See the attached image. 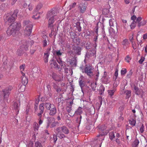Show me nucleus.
<instances>
[{"label":"nucleus","mask_w":147,"mask_h":147,"mask_svg":"<svg viewBox=\"0 0 147 147\" xmlns=\"http://www.w3.org/2000/svg\"><path fill=\"white\" fill-rule=\"evenodd\" d=\"M21 26V24L20 23L15 22L12 24L7 31V34L9 35H12L13 36H15L20 30Z\"/></svg>","instance_id":"1"},{"label":"nucleus","mask_w":147,"mask_h":147,"mask_svg":"<svg viewBox=\"0 0 147 147\" xmlns=\"http://www.w3.org/2000/svg\"><path fill=\"white\" fill-rule=\"evenodd\" d=\"M100 129V134L98 135L97 136V139L100 141V142L96 144L95 145H94L93 147H101L102 143V141L104 140V136L106 135L107 133L103 132L104 130L106 129V126L104 125H103L99 126L98 127Z\"/></svg>","instance_id":"2"},{"label":"nucleus","mask_w":147,"mask_h":147,"mask_svg":"<svg viewBox=\"0 0 147 147\" xmlns=\"http://www.w3.org/2000/svg\"><path fill=\"white\" fill-rule=\"evenodd\" d=\"M55 11H51L49 12L47 14V16L50 17L49 20L48 27H50L51 29H53V23L55 20H57L59 18L58 16L55 14Z\"/></svg>","instance_id":"3"},{"label":"nucleus","mask_w":147,"mask_h":147,"mask_svg":"<svg viewBox=\"0 0 147 147\" xmlns=\"http://www.w3.org/2000/svg\"><path fill=\"white\" fill-rule=\"evenodd\" d=\"M24 26L25 27L24 33L27 36H29L32 32L33 25L29 20H25L23 22Z\"/></svg>","instance_id":"4"},{"label":"nucleus","mask_w":147,"mask_h":147,"mask_svg":"<svg viewBox=\"0 0 147 147\" xmlns=\"http://www.w3.org/2000/svg\"><path fill=\"white\" fill-rule=\"evenodd\" d=\"M80 69L82 70L83 73H85L89 77L91 78L93 76V67L91 66H87L84 69L83 67H80Z\"/></svg>","instance_id":"5"},{"label":"nucleus","mask_w":147,"mask_h":147,"mask_svg":"<svg viewBox=\"0 0 147 147\" xmlns=\"http://www.w3.org/2000/svg\"><path fill=\"white\" fill-rule=\"evenodd\" d=\"M18 13V10H16L14 11L13 13L11 16H9V14H7L4 17L7 20L8 24H10L15 21L16 19L17 18Z\"/></svg>","instance_id":"6"},{"label":"nucleus","mask_w":147,"mask_h":147,"mask_svg":"<svg viewBox=\"0 0 147 147\" xmlns=\"http://www.w3.org/2000/svg\"><path fill=\"white\" fill-rule=\"evenodd\" d=\"M22 44V45L21 46V50L19 49L17 51V54L18 55L20 56L21 55V54L22 53L23 50L26 51L28 49V42H27L23 41Z\"/></svg>","instance_id":"7"},{"label":"nucleus","mask_w":147,"mask_h":147,"mask_svg":"<svg viewBox=\"0 0 147 147\" xmlns=\"http://www.w3.org/2000/svg\"><path fill=\"white\" fill-rule=\"evenodd\" d=\"M96 56V49H93L91 50L88 51L85 55V57L89 58L91 57L94 58Z\"/></svg>","instance_id":"8"},{"label":"nucleus","mask_w":147,"mask_h":147,"mask_svg":"<svg viewBox=\"0 0 147 147\" xmlns=\"http://www.w3.org/2000/svg\"><path fill=\"white\" fill-rule=\"evenodd\" d=\"M52 77L55 81L59 82L63 80V76L62 74H57L55 73H53Z\"/></svg>","instance_id":"9"},{"label":"nucleus","mask_w":147,"mask_h":147,"mask_svg":"<svg viewBox=\"0 0 147 147\" xmlns=\"http://www.w3.org/2000/svg\"><path fill=\"white\" fill-rule=\"evenodd\" d=\"M48 122L47 127V128L50 126L51 128L53 127L56 126L55 119L53 118H49L48 119Z\"/></svg>","instance_id":"10"},{"label":"nucleus","mask_w":147,"mask_h":147,"mask_svg":"<svg viewBox=\"0 0 147 147\" xmlns=\"http://www.w3.org/2000/svg\"><path fill=\"white\" fill-rule=\"evenodd\" d=\"M12 88V86H9L3 90L4 99H6V98L8 96L9 94V92Z\"/></svg>","instance_id":"11"},{"label":"nucleus","mask_w":147,"mask_h":147,"mask_svg":"<svg viewBox=\"0 0 147 147\" xmlns=\"http://www.w3.org/2000/svg\"><path fill=\"white\" fill-rule=\"evenodd\" d=\"M104 75L101 79V81L104 84H107L109 82V78L107 76V72L105 71Z\"/></svg>","instance_id":"12"},{"label":"nucleus","mask_w":147,"mask_h":147,"mask_svg":"<svg viewBox=\"0 0 147 147\" xmlns=\"http://www.w3.org/2000/svg\"><path fill=\"white\" fill-rule=\"evenodd\" d=\"M49 110V113L50 115L54 116L57 113V109L55 106L54 105H52L51 108H50Z\"/></svg>","instance_id":"13"},{"label":"nucleus","mask_w":147,"mask_h":147,"mask_svg":"<svg viewBox=\"0 0 147 147\" xmlns=\"http://www.w3.org/2000/svg\"><path fill=\"white\" fill-rule=\"evenodd\" d=\"M22 74V82L24 84V89L25 88V85H26L28 82V80L27 78L25 76V74L24 73L21 71Z\"/></svg>","instance_id":"14"},{"label":"nucleus","mask_w":147,"mask_h":147,"mask_svg":"<svg viewBox=\"0 0 147 147\" xmlns=\"http://www.w3.org/2000/svg\"><path fill=\"white\" fill-rule=\"evenodd\" d=\"M44 103L41 104L39 105V112L37 115L38 116H42V114L44 112Z\"/></svg>","instance_id":"15"},{"label":"nucleus","mask_w":147,"mask_h":147,"mask_svg":"<svg viewBox=\"0 0 147 147\" xmlns=\"http://www.w3.org/2000/svg\"><path fill=\"white\" fill-rule=\"evenodd\" d=\"M83 77L82 76H81L79 79V84L80 86L82 92H83V90H82V88L84 86V81L83 80Z\"/></svg>","instance_id":"16"},{"label":"nucleus","mask_w":147,"mask_h":147,"mask_svg":"<svg viewBox=\"0 0 147 147\" xmlns=\"http://www.w3.org/2000/svg\"><path fill=\"white\" fill-rule=\"evenodd\" d=\"M123 46L124 49H126L129 44L128 40L127 39H125L123 40L121 42Z\"/></svg>","instance_id":"17"},{"label":"nucleus","mask_w":147,"mask_h":147,"mask_svg":"<svg viewBox=\"0 0 147 147\" xmlns=\"http://www.w3.org/2000/svg\"><path fill=\"white\" fill-rule=\"evenodd\" d=\"M75 53L77 55H80L81 54V49L79 47L74 46L73 47Z\"/></svg>","instance_id":"18"},{"label":"nucleus","mask_w":147,"mask_h":147,"mask_svg":"<svg viewBox=\"0 0 147 147\" xmlns=\"http://www.w3.org/2000/svg\"><path fill=\"white\" fill-rule=\"evenodd\" d=\"M50 54L49 51H47L46 53H45L44 56V60L45 63H47L48 61V59Z\"/></svg>","instance_id":"19"},{"label":"nucleus","mask_w":147,"mask_h":147,"mask_svg":"<svg viewBox=\"0 0 147 147\" xmlns=\"http://www.w3.org/2000/svg\"><path fill=\"white\" fill-rule=\"evenodd\" d=\"M86 6L84 4H80L79 5V8L81 12H84L86 9Z\"/></svg>","instance_id":"20"},{"label":"nucleus","mask_w":147,"mask_h":147,"mask_svg":"<svg viewBox=\"0 0 147 147\" xmlns=\"http://www.w3.org/2000/svg\"><path fill=\"white\" fill-rule=\"evenodd\" d=\"M62 132L65 134H68L69 133V130L67 127L65 126L62 127Z\"/></svg>","instance_id":"21"},{"label":"nucleus","mask_w":147,"mask_h":147,"mask_svg":"<svg viewBox=\"0 0 147 147\" xmlns=\"http://www.w3.org/2000/svg\"><path fill=\"white\" fill-rule=\"evenodd\" d=\"M124 93L126 95V98H128L131 96V91L130 90H127L124 92Z\"/></svg>","instance_id":"22"},{"label":"nucleus","mask_w":147,"mask_h":147,"mask_svg":"<svg viewBox=\"0 0 147 147\" xmlns=\"http://www.w3.org/2000/svg\"><path fill=\"white\" fill-rule=\"evenodd\" d=\"M52 105H53L51 104L49 102H46L44 104V106H45L47 109L49 110L51 108Z\"/></svg>","instance_id":"23"},{"label":"nucleus","mask_w":147,"mask_h":147,"mask_svg":"<svg viewBox=\"0 0 147 147\" xmlns=\"http://www.w3.org/2000/svg\"><path fill=\"white\" fill-rule=\"evenodd\" d=\"M82 113V108L80 107H78V109L75 111V114L76 115H80Z\"/></svg>","instance_id":"24"},{"label":"nucleus","mask_w":147,"mask_h":147,"mask_svg":"<svg viewBox=\"0 0 147 147\" xmlns=\"http://www.w3.org/2000/svg\"><path fill=\"white\" fill-rule=\"evenodd\" d=\"M133 87L135 91V92H136V93L137 95H139L140 94V92L139 91V89L135 85H133Z\"/></svg>","instance_id":"25"},{"label":"nucleus","mask_w":147,"mask_h":147,"mask_svg":"<svg viewBox=\"0 0 147 147\" xmlns=\"http://www.w3.org/2000/svg\"><path fill=\"white\" fill-rule=\"evenodd\" d=\"M50 64L51 66L55 68H59L58 67V65L57 63L55 61L52 60L51 62L50 63Z\"/></svg>","instance_id":"26"},{"label":"nucleus","mask_w":147,"mask_h":147,"mask_svg":"<svg viewBox=\"0 0 147 147\" xmlns=\"http://www.w3.org/2000/svg\"><path fill=\"white\" fill-rule=\"evenodd\" d=\"M139 142L138 139H136L134 141L132 144V147H137L139 144Z\"/></svg>","instance_id":"27"},{"label":"nucleus","mask_w":147,"mask_h":147,"mask_svg":"<svg viewBox=\"0 0 147 147\" xmlns=\"http://www.w3.org/2000/svg\"><path fill=\"white\" fill-rule=\"evenodd\" d=\"M129 121L130 124L131 125L133 126H134L135 125L136 123V120L135 119L133 118H131L129 120Z\"/></svg>","instance_id":"28"},{"label":"nucleus","mask_w":147,"mask_h":147,"mask_svg":"<svg viewBox=\"0 0 147 147\" xmlns=\"http://www.w3.org/2000/svg\"><path fill=\"white\" fill-rule=\"evenodd\" d=\"M109 24L110 26H113L114 24H116L115 20L114 19H110L109 20Z\"/></svg>","instance_id":"29"},{"label":"nucleus","mask_w":147,"mask_h":147,"mask_svg":"<svg viewBox=\"0 0 147 147\" xmlns=\"http://www.w3.org/2000/svg\"><path fill=\"white\" fill-rule=\"evenodd\" d=\"M53 86L54 88L56 90L57 92H59L61 91V90L60 88H59L57 85L55 83H53Z\"/></svg>","instance_id":"30"},{"label":"nucleus","mask_w":147,"mask_h":147,"mask_svg":"<svg viewBox=\"0 0 147 147\" xmlns=\"http://www.w3.org/2000/svg\"><path fill=\"white\" fill-rule=\"evenodd\" d=\"M109 138L111 140L115 138V136L113 132H111L109 133Z\"/></svg>","instance_id":"31"},{"label":"nucleus","mask_w":147,"mask_h":147,"mask_svg":"<svg viewBox=\"0 0 147 147\" xmlns=\"http://www.w3.org/2000/svg\"><path fill=\"white\" fill-rule=\"evenodd\" d=\"M115 89H113L111 90H109L108 91L109 94L111 97H112L113 95V94L115 92Z\"/></svg>","instance_id":"32"},{"label":"nucleus","mask_w":147,"mask_h":147,"mask_svg":"<svg viewBox=\"0 0 147 147\" xmlns=\"http://www.w3.org/2000/svg\"><path fill=\"white\" fill-rule=\"evenodd\" d=\"M62 53V52H61L60 50L56 51H55V55L59 57L61 56Z\"/></svg>","instance_id":"33"},{"label":"nucleus","mask_w":147,"mask_h":147,"mask_svg":"<svg viewBox=\"0 0 147 147\" xmlns=\"http://www.w3.org/2000/svg\"><path fill=\"white\" fill-rule=\"evenodd\" d=\"M39 126L38 125V124L36 122H35L33 124V127L34 128V131L37 130Z\"/></svg>","instance_id":"34"},{"label":"nucleus","mask_w":147,"mask_h":147,"mask_svg":"<svg viewBox=\"0 0 147 147\" xmlns=\"http://www.w3.org/2000/svg\"><path fill=\"white\" fill-rule=\"evenodd\" d=\"M13 106V109L16 110H17L18 111L19 106L18 104L17 103H14Z\"/></svg>","instance_id":"35"},{"label":"nucleus","mask_w":147,"mask_h":147,"mask_svg":"<svg viewBox=\"0 0 147 147\" xmlns=\"http://www.w3.org/2000/svg\"><path fill=\"white\" fill-rule=\"evenodd\" d=\"M61 131H62V127H57L55 131L57 134H59V133L61 132Z\"/></svg>","instance_id":"36"},{"label":"nucleus","mask_w":147,"mask_h":147,"mask_svg":"<svg viewBox=\"0 0 147 147\" xmlns=\"http://www.w3.org/2000/svg\"><path fill=\"white\" fill-rule=\"evenodd\" d=\"M146 23V20H144L143 21H142L141 22L138 23V27H140L141 26H143L145 25Z\"/></svg>","instance_id":"37"},{"label":"nucleus","mask_w":147,"mask_h":147,"mask_svg":"<svg viewBox=\"0 0 147 147\" xmlns=\"http://www.w3.org/2000/svg\"><path fill=\"white\" fill-rule=\"evenodd\" d=\"M35 147H42L41 144L40 142L37 141L35 144Z\"/></svg>","instance_id":"38"},{"label":"nucleus","mask_w":147,"mask_h":147,"mask_svg":"<svg viewBox=\"0 0 147 147\" xmlns=\"http://www.w3.org/2000/svg\"><path fill=\"white\" fill-rule=\"evenodd\" d=\"M57 136L59 137L61 139H62L65 137H67L64 134H57Z\"/></svg>","instance_id":"39"},{"label":"nucleus","mask_w":147,"mask_h":147,"mask_svg":"<svg viewBox=\"0 0 147 147\" xmlns=\"http://www.w3.org/2000/svg\"><path fill=\"white\" fill-rule=\"evenodd\" d=\"M66 110L68 113H70L72 110L71 105H69L68 106H67L66 108Z\"/></svg>","instance_id":"40"},{"label":"nucleus","mask_w":147,"mask_h":147,"mask_svg":"<svg viewBox=\"0 0 147 147\" xmlns=\"http://www.w3.org/2000/svg\"><path fill=\"white\" fill-rule=\"evenodd\" d=\"M136 22L135 21H133L132 23L130 25V27L131 29H134L136 27Z\"/></svg>","instance_id":"41"},{"label":"nucleus","mask_w":147,"mask_h":147,"mask_svg":"<svg viewBox=\"0 0 147 147\" xmlns=\"http://www.w3.org/2000/svg\"><path fill=\"white\" fill-rule=\"evenodd\" d=\"M96 83L93 82L91 83L90 86L93 90H94L95 88L96 87Z\"/></svg>","instance_id":"42"},{"label":"nucleus","mask_w":147,"mask_h":147,"mask_svg":"<svg viewBox=\"0 0 147 147\" xmlns=\"http://www.w3.org/2000/svg\"><path fill=\"white\" fill-rule=\"evenodd\" d=\"M109 12V10L107 9H105L102 11V13L105 15L108 14Z\"/></svg>","instance_id":"43"},{"label":"nucleus","mask_w":147,"mask_h":147,"mask_svg":"<svg viewBox=\"0 0 147 147\" xmlns=\"http://www.w3.org/2000/svg\"><path fill=\"white\" fill-rule=\"evenodd\" d=\"M33 143L32 141H29L27 145V147H33Z\"/></svg>","instance_id":"44"},{"label":"nucleus","mask_w":147,"mask_h":147,"mask_svg":"<svg viewBox=\"0 0 147 147\" xmlns=\"http://www.w3.org/2000/svg\"><path fill=\"white\" fill-rule=\"evenodd\" d=\"M42 3H39L36 6V10H37V11L39 10L41 8V7H42Z\"/></svg>","instance_id":"45"},{"label":"nucleus","mask_w":147,"mask_h":147,"mask_svg":"<svg viewBox=\"0 0 147 147\" xmlns=\"http://www.w3.org/2000/svg\"><path fill=\"white\" fill-rule=\"evenodd\" d=\"M57 61L58 63L62 66H63V61L60 58L57 59Z\"/></svg>","instance_id":"46"},{"label":"nucleus","mask_w":147,"mask_h":147,"mask_svg":"<svg viewBox=\"0 0 147 147\" xmlns=\"http://www.w3.org/2000/svg\"><path fill=\"white\" fill-rule=\"evenodd\" d=\"M39 117L38 120H39L38 123L39 125H41L43 122V120L42 119V116H38Z\"/></svg>","instance_id":"47"},{"label":"nucleus","mask_w":147,"mask_h":147,"mask_svg":"<svg viewBox=\"0 0 147 147\" xmlns=\"http://www.w3.org/2000/svg\"><path fill=\"white\" fill-rule=\"evenodd\" d=\"M144 126L143 124H142L141 127H140V132L141 133H142L144 131Z\"/></svg>","instance_id":"48"},{"label":"nucleus","mask_w":147,"mask_h":147,"mask_svg":"<svg viewBox=\"0 0 147 147\" xmlns=\"http://www.w3.org/2000/svg\"><path fill=\"white\" fill-rule=\"evenodd\" d=\"M76 3L75 2L74 3L72 4L69 6V10H71L73 8L75 7V6L76 5Z\"/></svg>","instance_id":"49"},{"label":"nucleus","mask_w":147,"mask_h":147,"mask_svg":"<svg viewBox=\"0 0 147 147\" xmlns=\"http://www.w3.org/2000/svg\"><path fill=\"white\" fill-rule=\"evenodd\" d=\"M25 67V64H23L20 65V69L21 70V72L22 71H24V70Z\"/></svg>","instance_id":"50"},{"label":"nucleus","mask_w":147,"mask_h":147,"mask_svg":"<svg viewBox=\"0 0 147 147\" xmlns=\"http://www.w3.org/2000/svg\"><path fill=\"white\" fill-rule=\"evenodd\" d=\"M145 59V58L144 57H142L140 59L139 61L138 62L140 64H141L144 61Z\"/></svg>","instance_id":"51"},{"label":"nucleus","mask_w":147,"mask_h":147,"mask_svg":"<svg viewBox=\"0 0 147 147\" xmlns=\"http://www.w3.org/2000/svg\"><path fill=\"white\" fill-rule=\"evenodd\" d=\"M99 72L98 71L97 72V73H96V74L95 75V76H94V79L96 80H98L99 77Z\"/></svg>","instance_id":"52"},{"label":"nucleus","mask_w":147,"mask_h":147,"mask_svg":"<svg viewBox=\"0 0 147 147\" xmlns=\"http://www.w3.org/2000/svg\"><path fill=\"white\" fill-rule=\"evenodd\" d=\"M82 118V116L81 115H80V117H78L76 119V121L77 123H78L80 124V123L81 121V119Z\"/></svg>","instance_id":"53"},{"label":"nucleus","mask_w":147,"mask_h":147,"mask_svg":"<svg viewBox=\"0 0 147 147\" xmlns=\"http://www.w3.org/2000/svg\"><path fill=\"white\" fill-rule=\"evenodd\" d=\"M125 59L127 62L128 63H129L130 61L131 60V58L128 55L125 58Z\"/></svg>","instance_id":"54"},{"label":"nucleus","mask_w":147,"mask_h":147,"mask_svg":"<svg viewBox=\"0 0 147 147\" xmlns=\"http://www.w3.org/2000/svg\"><path fill=\"white\" fill-rule=\"evenodd\" d=\"M127 72V70L126 69H122L121 71V75H124L126 74Z\"/></svg>","instance_id":"55"},{"label":"nucleus","mask_w":147,"mask_h":147,"mask_svg":"<svg viewBox=\"0 0 147 147\" xmlns=\"http://www.w3.org/2000/svg\"><path fill=\"white\" fill-rule=\"evenodd\" d=\"M129 40L131 42V43H133V42H134V37L133 34L132 35V36L129 38Z\"/></svg>","instance_id":"56"},{"label":"nucleus","mask_w":147,"mask_h":147,"mask_svg":"<svg viewBox=\"0 0 147 147\" xmlns=\"http://www.w3.org/2000/svg\"><path fill=\"white\" fill-rule=\"evenodd\" d=\"M43 46L44 47H46L47 45V41L46 39L44 40L43 42Z\"/></svg>","instance_id":"57"},{"label":"nucleus","mask_w":147,"mask_h":147,"mask_svg":"<svg viewBox=\"0 0 147 147\" xmlns=\"http://www.w3.org/2000/svg\"><path fill=\"white\" fill-rule=\"evenodd\" d=\"M28 9L30 11H32L33 9V6L30 4H29L28 5Z\"/></svg>","instance_id":"58"},{"label":"nucleus","mask_w":147,"mask_h":147,"mask_svg":"<svg viewBox=\"0 0 147 147\" xmlns=\"http://www.w3.org/2000/svg\"><path fill=\"white\" fill-rule=\"evenodd\" d=\"M132 47L134 49H135L136 48V44L134 42L133 43H131Z\"/></svg>","instance_id":"59"},{"label":"nucleus","mask_w":147,"mask_h":147,"mask_svg":"<svg viewBox=\"0 0 147 147\" xmlns=\"http://www.w3.org/2000/svg\"><path fill=\"white\" fill-rule=\"evenodd\" d=\"M57 136H56L55 135H53V138L54 141L55 143L56 141L57 140Z\"/></svg>","instance_id":"60"},{"label":"nucleus","mask_w":147,"mask_h":147,"mask_svg":"<svg viewBox=\"0 0 147 147\" xmlns=\"http://www.w3.org/2000/svg\"><path fill=\"white\" fill-rule=\"evenodd\" d=\"M142 18L141 17H138L136 20V22H138V24L142 20Z\"/></svg>","instance_id":"61"},{"label":"nucleus","mask_w":147,"mask_h":147,"mask_svg":"<svg viewBox=\"0 0 147 147\" xmlns=\"http://www.w3.org/2000/svg\"><path fill=\"white\" fill-rule=\"evenodd\" d=\"M132 73L131 71H130L129 73L127 75V76L128 78H130L131 75H132Z\"/></svg>","instance_id":"62"},{"label":"nucleus","mask_w":147,"mask_h":147,"mask_svg":"<svg viewBox=\"0 0 147 147\" xmlns=\"http://www.w3.org/2000/svg\"><path fill=\"white\" fill-rule=\"evenodd\" d=\"M118 75V69H116V71L115 73V76H116V78H117Z\"/></svg>","instance_id":"63"},{"label":"nucleus","mask_w":147,"mask_h":147,"mask_svg":"<svg viewBox=\"0 0 147 147\" xmlns=\"http://www.w3.org/2000/svg\"><path fill=\"white\" fill-rule=\"evenodd\" d=\"M143 38L144 40L147 38V34H144L143 35Z\"/></svg>","instance_id":"64"}]
</instances>
